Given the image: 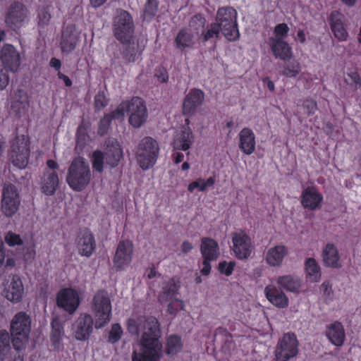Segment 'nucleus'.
Instances as JSON below:
<instances>
[{"mask_svg":"<svg viewBox=\"0 0 361 361\" xmlns=\"http://www.w3.org/2000/svg\"><path fill=\"white\" fill-rule=\"evenodd\" d=\"M127 328L132 334L142 331L139 340L140 352L133 353L132 361H159L162 344L159 341L160 331L157 319L133 317L128 319Z\"/></svg>","mask_w":361,"mask_h":361,"instance_id":"1","label":"nucleus"},{"mask_svg":"<svg viewBox=\"0 0 361 361\" xmlns=\"http://www.w3.org/2000/svg\"><path fill=\"white\" fill-rule=\"evenodd\" d=\"M114 37L124 47L123 57L128 62H133L138 57L144 46L136 41L133 17L126 11H118L113 20Z\"/></svg>","mask_w":361,"mask_h":361,"instance_id":"2","label":"nucleus"},{"mask_svg":"<svg viewBox=\"0 0 361 361\" xmlns=\"http://www.w3.org/2000/svg\"><path fill=\"white\" fill-rule=\"evenodd\" d=\"M126 113L128 115L130 125L135 128L141 127L147 118L146 106L144 101L139 97L123 102L113 111V117L116 119H123Z\"/></svg>","mask_w":361,"mask_h":361,"instance_id":"3","label":"nucleus"},{"mask_svg":"<svg viewBox=\"0 0 361 361\" xmlns=\"http://www.w3.org/2000/svg\"><path fill=\"white\" fill-rule=\"evenodd\" d=\"M92 173L89 164L82 157L75 158L71 164L66 176V182L74 191L85 190L90 183Z\"/></svg>","mask_w":361,"mask_h":361,"instance_id":"4","label":"nucleus"},{"mask_svg":"<svg viewBox=\"0 0 361 361\" xmlns=\"http://www.w3.org/2000/svg\"><path fill=\"white\" fill-rule=\"evenodd\" d=\"M122 157L123 150L119 143L115 140H110L104 153L100 150L92 152L91 163L95 171L102 173L105 164L114 168L118 165Z\"/></svg>","mask_w":361,"mask_h":361,"instance_id":"5","label":"nucleus"},{"mask_svg":"<svg viewBox=\"0 0 361 361\" xmlns=\"http://www.w3.org/2000/svg\"><path fill=\"white\" fill-rule=\"evenodd\" d=\"M31 330L30 317L23 312L17 313L11 323V334L14 348L19 351L27 344Z\"/></svg>","mask_w":361,"mask_h":361,"instance_id":"6","label":"nucleus"},{"mask_svg":"<svg viewBox=\"0 0 361 361\" xmlns=\"http://www.w3.org/2000/svg\"><path fill=\"white\" fill-rule=\"evenodd\" d=\"M237 17V11L232 7H222L217 11L215 23L228 41H235L240 37Z\"/></svg>","mask_w":361,"mask_h":361,"instance_id":"7","label":"nucleus"},{"mask_svg":"<svg viewBox=\"0 0 361 361\" xmlns=\"http://www.w3.org/2000/svg\"><path fill=\"white\" fill-rule=\"evenodd\" d=\"M91 310L97 329L104 327L110 322L111 302L106 291L99 290L94 295L91 303Z\"/></svg>","mask_w":361,"mask_h":361,"instance_id":"8","label":"nucleus"},{"mask_svg":"<svg viewBox=\"0 0 361 361\" xmlns=\"http://www.w3.org/2000/svg\"><path fill=\"white\" fill-rule=\"evenodd\" d=\"M0 289L1 296L13 303L21 302L25 294L23 281L16 274L4 276L0 283Z\"/></svg>","mask_w":361,"mask_h":361,"instance_id":"9","label":"nucleus"},{"mask_svg":"<svg viewBox=\"0 0 361 361\" xmlns=\"http://www.w3.org/2000/svg\"><path fill=\"white\" fill-rule=\"evenodd\" d=\"M159 149L158 143L152 137L141 140L136 151V161L142 170H147L155 164Z\"/></svg>","mask_w":361,"mask_h":361,"instance_id":"10","label":"nucleus"},{"mask_svg":"<svg viewBox=\"0 0 361 361\" xmlns=\"http://www.w3.org/2000/svg\"><path fill=\"white\" fill-rule=\"evenodd\" d=\"M198 21L201 25L204 23V18L201 15H197L192 19L190 27L180 30L175 39L176 47L180 51L195 49L200 44V31L192 27V23Z\"/></svg>","mask_w":361,"mask_h":361,"instance_id":"11","label":"nucleus"},{"mask_svg":"<svg viewBox=\"0 0 361 361\" xmlns=\"http://www.w3.org/2000/svg\"><path fill=\"white\" fill-rule=\"evenodd\" d=\"M30 20V11L27 6L20 1L8 5L5 13V23L13 30L25 27Z\"/></svg>","mask_w":361,"mask_h":361,"instance_id":"12","label":"nucleus"},{"mask_svg":"<svg viewBox=\"0 0 361 361\" xmlns=\"http://www.w3.org/2000/svg\"><path fill=\"white\" fill-rule=\"evenodd\" d=\"M20 205V192L16 185L6 183L1 192V210L7 217L14 216Z\"/></svg>","mask_w":361,"mask_h":361,"instance_id":"13","label":"nucleus"},{"mask_svg":"<svg viewBox=\"0 0 361 361\" xmlns=\"http://www.w3.org/2000/svg\"><path fill=\"white\" fill-rule=\"evenodd\" d=\"M200 252L202 257V262L200 266V273L203 276H208L211 271V262L216 261L220 255L218 243L211 238H202Z\"/></svg>","mask_w":361,"mask_h":361,"instance_id":"14","label":"nucleus"},{"mask_svg":"<svg viewBox=\"0 0 361 361\" xmlns=\"http://www.w3.org/2000/svg\"><path fill=\"white\" fill-rule=\"evenodd\" d=\"M231 250L238 259H247L252 254L253 246L248 235L243 231L235 232L231 235Z\"/></svg>","mask_w":361,"mask_h":361,"instance_id":"15","label":"nucleus"},{"mask_svg":"<svg viewBox=\"0 0 361 361\" xmlns=\"http://www.w3.org/2000/svg\"><path fill=\"white\" fill-rule=\"evenodd\" d=\"M80 298L78 291L73 288H63L56 295V304L69 314L74 313L78 308Z\"/></svg>","mask_w":361,"mask_h":361,"instance_id":"16","label":"nucleus"},{"mask_svg":"<svg viewBox=\"0 0 361 361\" xmlns=\"http://www.w3.org/2000/svg\"><path fill=\"white\" fill-rule=\"evenodd\" d=\"M329 23L334 37L339 42H345L349 35L347 20L345 16L338 11H333L329 16Z\"/></svg>","mask_w":361,"mask_h":361,"instance_id":"17","label":"nucleus"},{"mask_svg":"<svg viewBox=\"0 0 361 361\" xmlns=\"http://www.w3.org/2000/svg\"><path fill=\"white\" fill-rule=\"evenodd\" d=\"M29 149L25 138H17L12 145L11 159L14 166L24 169L28 163Z\"/></svg>","mask_w":361,"mask_h":361,"instance_id":"18","label":"nucleus"},{"mask_svg":"<svg viewBox=\"0 0 361 361\" xmlns=\"http://www.w3.org/2000/svg\"><path fill=\"white\" fill-rule=\"evenodd\" d=\"M133 253V244L125 240L119 243L114 257V265L116 269H126L131 262Z\"/></svg>","mask_w":361,"mask_h":361,"instance_id":"19","label":"nucleus"},{"mask_svg":"<svg viewBox=\"0 0 361 361\" xmlns=\"http://www.w3.org/2000/svg\"><path fill=\"white\" fill-rule=\"evenodd\" d=\"M80 42V32L74 25L66 26L61 32L60 49L64 54L72 52Z\"/></svg>","mask_w":361,"mask_h":361,"instance_id":"20","label":"nucleus"},{"mask_svg":"<svg viewBox=\"0 0 361 361\" xmlns=\"http://www.w3.org/2000/svg\"><path fill=\"white\" fill-rule=\"evenodd\" d=\"M93 319L87 314H81L75 322V338L78 341H85L92 332Z\"/></svg>","mask_w":361,"mask_h":361,"instance_id":"21","label":"nucleus"},{"mask_svg":"<svg viewBox=\"0 0 361 361\" xmlns=\"http://www.w3.org/2000/svg\"><path fill=\"white\" fill-rule=\"evenodd\" d=\"M195 140V135L189 126H183L176 131L173 145L175 149L188 150Z\"/></svg>","mask_w":361,"mask_h":361,"instance_id":"22","label":"nucleus"},{"mask_svg":"<svg viewBox=\"0 0 361 361\" xmlns=\"http://www.w3.org/2000/svg\"><path fill=\"white\" fill-rule=\"evenodd\" d=\"M288 254V250L282 245L269 247L264 255L266 263L271 267H279Z\"/></svg>","mask_w":361,"mask_h":361,"instance_id":"23","label":"nucleus"},{"mask_svg":"<svg viewBox=\"0 0 361 361\" xmlns=\"http://www.w3.org/2000/svg\"><path fill=\"white\" fill-rule=\"evenodd\" d=\"M4 67L11 72H16L20 66V55L11 45H6L0 56Z\"/></svg>","mask_w":361,"mask_h":361,"instance_id":"24","label":"nucleus"},{"mask_svg":"<svg viewBox=\"0 0 361 361\" xmlns=\"http://www.w3.org/2000/svg\"><path fill=\"white\" fill-rule=\"evenodd\" d=\"M323 195L314 188H307L302 192L301 196L302 205L311 211L319 209L322 207Z\"/></svg>","mask_w":361,"mask_h":361,"instance_id":"25","label":"nucleus"},{"mask_svg":"<svg viewBox=\"0 0 361 361\" xmlns=\"http://www.w3.org/2000/svg\"><path fill=\"white\" fill-rule=\"evenodd\" d=\"M325 336L335 346H342L345 341V332L343 325L338 321H335L326 325Z\"/></svg>","mask_w":361,"mask_h":361,"instance_id":"26","label":"nucleus"},{"mask_svg":"<svg viewBox=\"0 0 361 361\" xmlns=\"http://www.w3.org/2000/svg\"><path fill=\"white\" fill-rule=\"evenodd\" d=\"M322 256L324 267L334 269L342 267L338 250L334 244L328 243L322 250Z\"/></svg>","mask_w":361,"mask_h":361,"instance_id":"27","label":"nucleus"},{"mask_svg":"<svg viewBox=\"0 0 361 361\" xmlns=\"http://www.w3.org/2000/svg\"><path fill=\"white\" fill-rule=\"evenodd\" d=\"M238 147L246 155L252 154L255 150L256 137L249 128H243L238 133Z\"/></svg>","mask_w":361,"mask_h":361,"instance_id":"28","label":"nucleus"},{"mask_svg":"<svg viewBox=\"0 0 361 361\" xmlns=\"http://www.w3.org/2000/svg\"><path fill=\"white\" fill-rule=\"evenodd\" d=\"M77 249L82 256L90 257L95 249L93 235L89 231H82L77 239Z\"/></svg>","mask_w":361,"mask_h":361,"instance_id":"29","label":"nucleus"},{"mask_svg":"<svg viewBox=\"0 0 361 361\" xmlns=\"http://www.w3.org/2000/svg\"><path fill=\"white\" fill-rule=\"evenodd\" d=\"M204 95L200 90H192L185 96L183 104L184 114H192L204 102Z\"/></svg>","mask_w":361,"mask_h":361,"instance_id":"30","label":"nucleus"},{"mask_svg":"<svg viewBox=\"0 0 361 361\" xmlns=\"http://www.w3.org/2000/svg\"><path fill=\"white\" fill-rule=\"evenodd\" d=\"M293 338L290 334H285L279 341L275 351L277 361H287L293 356Z\"/></svg>","mask_w":361,"mask_h":361,"instance_id":"31","label":"nucleus"},{"mask_svg":"<svg viewBox=\"0 0 361 361\" xmlns=\"http://www.w3.org/2000/svg\"><path fill=\"white\" fill-rule=\"evenodd\" d=\"M269 43L274 55L276 58H279L282 60L290 59L292 55L291 47L284 39L270 37Z\"/></svg>","mask_w":361,"mask_h":361,"instance_id":"32","label":"nucleus"},{"mask_svg":"<svg viewBox=\"0 0 361 361\" xmlns=\"http://www.w3.org/2000/svg\"><path fill=\"white\" fill-rule=\"evenodd\" d=\"M267 299L274 306L283 308L288 305V299L283 293H278L274 286H267L264 288Z\"/></svg>","mask_w":361,"mask_h":361,"instance_id":"33","label":"nucleus"},{"mask_svg":"<svg viewBox=\"0 0 361 361\" xmlns=\"http://www.w3.org/2000/svg\"><path fill=\"white\" fill-rule=\"evenodd\" d=\"M179 286L174 279L166 281L162 286L159 300L161 303H166L170 299L174 298L178 294Z\"/></svg>","mask_w":361,"mask_h":361,"instance_id":"34","label":"nucleus"},{"mask_svg":"<svg viewBox=\"0 0 361 361\" xmlns=\"http://www.w3.org/2000/svg\"><path fill=\"white\" fill-rule=\"evenodd\" d=\"M59 177L55 172H47L44 176L42 190L47 195H52L59 187Z\"/></svg>","mask_w":361,"mask_h":361,"instance_id":"35","label":"nucleus"},{"mask_svg":"<svg viewBox=\"0 0 361 361\" xmlns=\"http://www.w3.org/2000/svg\"><path fill=\"white\" fill-rule=\"evenodd\" d=\"M305 266L307 279L311 282L319 281L321 279V269L315 259L307 258Z\"/></svg>","mask_w":361,"mask_h":361,"instance_id":"36","label":"nucleus"},{"mask_svg":"<svg viewBox=\"0 0 361 361\" xmlns=\"http://www.w3.org/2000/svg\"><path fill=\"white\" fill-rule=\"evenodd\" d=\"M51 341L55 349L59 350L61 345L62 337L64 334L62 324L58 319H54L51 322Z\"/></svg>","mask_w":361,"mask_h":361,"instance_id":"37","label":"nucleus"},{"mask_svg":"<svg viewBox=\"0 0 361 361\" xmlns=\"http://www.w3.org/2000/svg\"><path fill=\"white\" fill-rule=\"evenodd\" d=\"M183 343L178 336L172 335L168 337L166 343V354L171 356L175 355L181 351Z\"/></svg>","mask_w":361,"mask_h":361,"instance_id":"38","label":"nucleus"},{"mask_svg":"<svg viewBox=\"0 0 361 361\" xmlns=\"http://www.w3.org/2000/svg\"><path fill=\"white\" fill-rule=\"evenodd\" d=\"M215 181L213 178H209L207 180L202 178H197L195 181L190 183L188 186V190L193 192L195 190H198L200 192H205L209 187H212Z\"/></svg>","mask_w":361,"mask_h":361,"instance_id":"39","label":"nucleus"},{"mask_svg":"<svg viewBox=\"0 0 361 361\" xmlns=\"http://www.w3.org/2000/svg\"><path fill=\"white\" fill-rule=\"evenodd\" d=\"M221 29L215 23L210 24L205 31H202L200 37V42L204 44L208 40L216 39L219 37Z\"/></svg>","mask_w":361,"mask_h":361,"instance_id":"40","label":"nucleus"},{"mask_svg":"<svg viewBox=\"0 0 361 361\" xmlns=\"http://www.w3.org/2000/svg\"><path fill=\"white\" fill-rule=\"evenodd\" d=\"M28 105V99L25 92L18 90L15 93L14 102L12 108L16 109L18 112L25 110Z\"/></svg>","mask_w":361,"mask_h":361,"instance_id":"41","label":"nucleus"},{"mask_svg":"<svg viewBox=\"0 0 361 361\" xmlns=\"http://www.w3.org/2000/svg\"><path fill=\"white\" fill-rule=\"evenodd\" d=\"M11 351L10 337L6 331L0 332V360L4 361Z\"/></svg>","mask_w":361,"mask_h":361,"instance_id":"42","label":"nucleus"},{"mask_svg":"<svg viewBox=\"0 0 361 361\" xmlns=\"http://www.w3.org/2000/svg\"><path fill=\"white\" fill-rule=\"evenodd\" d=\"M4 240L9 247L20 246L23 244L21 236L12 231H8L4 233Z\"/></svg>","mask_w":361,"mask_h":361,"instance_id":"43","label":"nucleus"},{"mask_svg":"<svg viewBox=\"0 0 361 361\" xmlns=\"http://www.w3.org/2000/svg\"><path fill=\"white\" fill-rule=\"evenodd\" d=\"M51 18V13L49 8L39 9L37 15V25L40 27H45L49 25Z\"/></svg>","mask_w":361,"mask_h":361,"instance_id":"44","label":"nucleus"},{"mask_svg":"<svg viewBox=\"0 0 361 361\" xmlns=\"http://www.w3.org/2000/svg\"><path fill=\"white\" fill-rule=\"evenodd\" d=\"M345 81L349 86L355 90H357L361 87V77L359 73L356 71L348 73L347 78Z\"/></svg>","mask_w":361,"mask_h":361,"instance_id":"45","label":"nucleus"},{"mask_svg":"<svg viewBox=\"0 0 361 361\" xmlns=\"http://www.w3.org/2000/svg\"><path fill=\"white\" fill-rule=\"evenodd\" d=\"M168 303V311L170 314H176L178 310H183L184 307L183 301L178 298V295L173 299H170Z\"/></svg>","mask_w":361,"mask_h":361,"instance_id":"46","label":"nucleus"},{"mask_svg":"<svg viewBox=\"0 0 361 361\" xmlns=\"http://www.w3.org/2000/svg\"><path fill=\"white\" fill-rule=\"evenodd\" d=\"M277 283L287 290L292 291L293 290V279L290 275L279 276Z\"/></svg>","mask_w":361,"mask_h":361,"instance_id":"47","label":"nucleus"},{"mask_svg":"<svg viewBox=\"0 0 361 361\" xmlns=\"http://www.w3.org/2000/svg\"><path fill=\"white\" fill-rule=\"evenodd\" d=\"M123 330L121 326L118 324H114L111 326L109 341L113 343H116L121 338Z\"/></svg>","mask_w":361,"mask_h":361,"instance_id":"48","label":"nucleus"},{"mask_svg":"<svg viewBox=\"0 0 361 361\" xmlns=\"http://www.w3.org/2000/svg\"><path fill=\"white\" fill-rule=\"evenodd\" d=\"M289 30V27L286 23L278 24L274 28V35L271 37L284 39Z\"/></svg>","mask_w":361,"mask_h":361,"instance_id":"49","label":"nucleus"},{"mask_svg":"<svg viewBox=\"0 0 361 361\" xmlns=\"http://www.w3.org/2000/svg\"><path fill=\"white\" fill-rule=\"evenodd\" d=\"M235 266V263L234 262H221L219 264V270L221 274L230 276L232 274Z\"/></svg>","mask_w":361,"mask_h":361,"instance_id":"50","label":"nucleus"},{"mask_svg":"<svg viewBox=\"0 0 361 361\" xmlns=\"http://www.w3.org/2000/svg\"><path fill=\"white\" fill-rule=\"evenodd\" d=\"M112 118H114L113 117V113L111 115H106L100 121L99 126V133L104 135L106 133Z\"/></svg>","mask_w":361,"mask_h":361,"instance_id":"51","label":"nucleus"},{"mask_svg":"<svg viewBox=\"0 0 361 361\" xmlns=\"http://www.w3.org/2000/svg\"><path fill=\"white\" fill-rule=\"evenodd\" d=\"M107 99L103 92H98L94 98V105L97 109H101L106 106Z\"/></svg>","mask_w":361,"mask_h":361,"instance_id":"52","label":"nucleus"},{"mask_svg":"<svg viewBox=\"0 0 361 361\" xmlns=\"http://www.w3.org/2000/svg\"><path fill=\"white\" fill-rule=\"evenodd\" d=\"M304 108L307 109L308 115L314 114L317 110V104L315 101L307 100L303 103Z\"/></svg>","mask_w":361,"mask_h":361,"instance_id":"53","label":"nucleus"},{"mask_svg":"<svg viewBox=\"0 0 361 361\" xmlns=\"http://www.w3.org/2000/svg\"><path fill=\"white\" fill-rule=\"evenodd\" d=\"M156 11L155 0H149L145 6V13L148 15H154Z\"/></svg>","mask_w":361,"mask_h":361,"instance_id":"54","label":"nucleus"},{"mask_svg":"<svg viewBox=\"0 0 361 361\" xmlns=\"http://www.w3.org/2000/svg\"><path fill=\"white\" fill-rule=\"evenodd\" d=\"M8 76L4 73L2 70L0 71V90H4L8 84Z\"/></svg>","mask_w":361,"mask_h":361,"instance_id":"55","label":"nucleus"},{"mask_svg":"<svg viewBox=\"0 0 361 361\" xmlns=\"http://www.w3.org/2000/svg\"><path fill=\"white\" fill-rule=\"evenodd\" d=\"M321 288L324 291V294L326 295L329 296L332 293V285L328 281H324L321 286Z\"/></svg>","mask_w":361,"mask_h":361,"instance_id":"56","label":"nucleus"},{"mask_svg":"<svg viewBox=\"0 0 361 361\" xmlns=\"http://www.w3.org/2000/svg\"><path fill=\"white\" fill-rule=\"evenodd\" d=\"M193 248L192 243L188 241H184L181 245V251L184 254H187Z\"/></svg>","mask_w":361,"mask_h":361,"instance_id":"57","label":"nucleus"},{"mask_svg":"<svg viewBox=\"0 0 361 361\" xmlns=\"http://www.w3.org/2000/svg\"><path fill=\"white\" fill-rule=\"evenodd\" d=\"M58 77L60 79L63 80V81L64 82L66 86L70 87V86L72 85V82H71V79L67 75L63 74L61 72H59L58 73Z\"/></svg>","mask_w":361,"mask_h":361,"instance_id":"58","label":"nucleus"},{"mask_svg":"<svg viewBox=\"0 0 361 361\" xmlns=\"http://www.w3.org/2000/svg\"><path fill=\"white\" fill-rule=\"evenodd\" d=\"M50 66L58 71L61 66V61L58 59L52 58L50 61Z\"/></svg>","mask_w":361,"mask_h":361,"instance_id":"59","label":"nucleus"},{"mask_svg":"<svg viewBox=\"0 0 361 361\" xmlns=\"http://www.w3.org/2000/svg\"><path fill=\"white\" fill-rule=\"evenodd\" d=\"M16 264V260L13 257L5 258L4 265L6 267H14Z\"/></svg>","mask_w":361,"mask_h":361,"instance_id":"60","label":"nucleus"},{"mask_svg":"<svg viewBox=\"0 0 361 361\" xmlns=\"http://www.w3.org/2000/svg\"><path fill=\"white\" fill-rule=\"evenodd\" d=\"M106 0H90L91 5L93 7H99L103 5Z\"/></svg>","mask_w":361,"mask_h":361,"instance_id":"61","label":"nucleus"},{"mask_svg":"<svg viewBox=\"0 0 361 361\" xmlns=\"http://www.w3.org/2000/svg\"><path fill=\"white\" fill-rule=\"evenodd\" d=\"M297 39L300 43H304L305 41V34L303 30H299L297 35Z\"/></svg>","mask_w":361,"mask_h":361,"instance_id":"62","label":"nucleus"},{"mask_svg":"<svg viewBox=\"0 0 361 361\" xmlns=\"http://www.w3.org/2000/svg\"><path fill=\"white\" fill-rule=\"evenodd\" d=\"M47 166L51 169H55L58 167V164L54 160L49 159L47 162Z\"/></svg>","mask_w":361,"mask_h":361,"instance_id":"63","label":"nucleus"},{"mask_svg":"<svg viewBox=\"0 0 361 361\" xmlns=\"http://www.w3.org/2000/svg\"><path fill=\"white\" fill-rule=\"evenodd\" d=\"M184 159V155L182 153L177 152L175 157L176 164L181 162Z\"/></svg>","mask_w":361,"mask_h":361,"instance_id":"64","label":"nucleus"}]
</instances>
